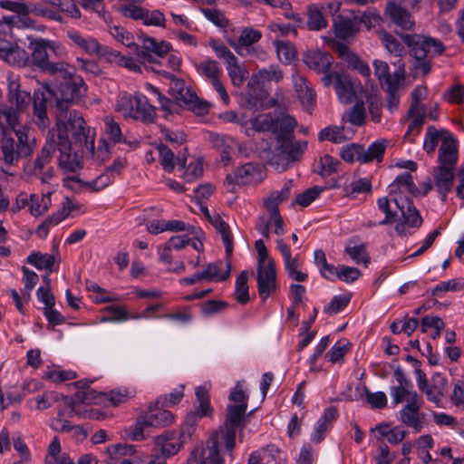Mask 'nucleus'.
Segmentation results:
<instances>
[{"label": "nucleus", "mask_w": 464, "mask_h": 464, "mask_svg": "<svg viewBox=\"0 0 464 464\" xmlns=\"http://www.w3.org/2000/svg\"><path fill=\"white\" fill-rule=\"evenodd\" d=\"M389 188L391 194L408 192L411 195H416L418 193V188L413 181L411 174L409 172L399 175Z\"/></svg>", "instance_id": "obj_41"}, {"label": "nucleus", "mask_w": 464, "mask_h": 464, "mask_svg": "<svg viewBox=\"0 0 464 464\" xmlns=\"http://www.w3.org/2000/svg\"><path fill=\"white\" fill-rule=\"evenodd\" d=\"M362 146L355 143H351L343 147L340 151V157L346 162L353 163L359 161L362 157Z\"/></svg>", "instance_id": "obj_61"}, {"label": "nucleus", "mask_w": 464, "mask_h": 464, "mask_svg": "<svg viewBox=\"0 0 464 464\" xmlns=\"http://www.w3.org/2000/svg\"><path fill=\"white\" fill-rule=\"evenodd\" d=\"M104 124L105 133L107 134L109 140H111L113 143H120L123 140L121 129L111 117H105Z\"/></svg>", "instance_id": "obj_64"}, {"label": "nucleus", "mask_w": 464, "mask_h": 464, "mask_svg": "<svg viewBox=\"0 0 464 464\" xmlns=\"http://www.w3.org/2000/svg\"><path fill=\"white\" fill-rule=\"evenodd\" d=\"M34 122L38 128L44 130L50 126V120L47 116V99L44 92H34Z\"/></svg>", "instance_id": "obj_32"}, {"label": "nucleus", "mask_w": 464, "mask_h": 464, "mask_svg": "<svg viewBox=\"0 0 464 464\" xmlns=\"http://www.w3.org/2000/svg\"><path fill=\"white\" fill-rule=\"evenodd\" d=\"M366 113L362 102H357L352 108L344 112L343 120L353 125L362 126L365 122Z\"/></svg>", "instance_id": "obj_52"}, {"label": "nucleus", "mask_w": 464, "mask_h": 464, "mask_svg": "<svg viewBox=\"0 0 464 464\" xmlns=\"http://www.w3.org/2000/svg\"><path fill=\"white\" fill-rule=\"evenodd\" d=\"M334 89L339 101L343 104H350L356 99L357 92L362 90V85L343 74L342 78H339V82L334 85Z\"/></svg>", "instance_id": "obj_25"}, {"label": "nucleus", "mask_w": 464, "mask_h": 464, "mask_svg": "<svg viewBox=\"0 0 464 464\" xmlns=\"http://www.w3.org/2000/svg\"><path fill=\"white\" fill-rule=\"evenodd\" d=\"M327 24V20L318 5H311L307 7V26L310 30L320 31Z\"/></svg>", "instance_id": "obj_49"}, {"label": "nucleus", "mask_w": 464, "mask_h": 464, "mask_svg": "<svg viewBox=\"0 0 464 464\" xmlns=\"http://www.w3.org/2000/svg\"><path fill=\"white\" fill-rule=\"evenodd\" d=\"M283 79L284 72L277 64L261 68L251 76V82L261 86H266L272 82L279 83Z\"/></svg>", "instance_id": "obj_30"}, {"label": "nucleus", "mask_w": 464, "mask_h": 464, "mask_svg": "<svg viewBox=\"0 0 464 464\" xmlns=\"http://www.w3.org/2000/svg\"><path fill=\"white\" fill-rule=\"evenodd\" d=\"M294 88L303 108L309 111L315 105L316 94L306 78L299 73H294L292 76Z\"/></svg>", "instance_id": "obj_20"}, {"label": "nucleus", "mask_w": 464, "mask_h": 464, "mask_svg": "<svg viewBox=\"0 0 464 464\" xmlns=\"http://www.w3.org/2000/svg\"><path fill=\"white\" fill-rule=\"evenodd\" d=\"M57 164L63 175H74L82 168L80 155L73 151L70 140H58Z\"/></svg>", "instance_id": "obj_9"}, {"label": "nucleus", "mask_w": 464, "mask_h": 464, "mask_svg": "<svg viewBox=\"0 0 464 464\" xmlns=\"http://www.w3.org/2000/svg\"><path fill=\"white\" fill-rule=\"evenodd\" d=\"M66 36L73 48L89 56H94L99 48V41L96 38L85 35L74 28L68 29Z\"/></svg>", "instance_id": "obj_19"}, {"label": "nucleus", "mask_w": 464, "mask_h": 464, "mask_svg": "<svg viewBox=\"0 0 464 464\" xmlns=\"http://www.w3.org/2000/svg\"><path fill=\"white\" fill-rule=\"evenodd\" d=\"M54 7H49L43 4H32L28 6V14H32L33 15L45 18L51 21L63 23V18Z\"/></svg>", "instance_id": "obj_50"}, {"label": "nucleus", "mask_w": 464, "mask_h": 464, "mask_svg": "<svg viewBox=\"0 0 464 464\" xmlns=\"http://www.w3.org/2000/svg\"><path fill=\"white\" fill-rule=\"evenodd\" d=\"M304 63L317 73L327 72L333 63V56L319 50L308 51L304 56Z\"/></svg>", "instance_id": "obj_26"}, {"label": "nucleus", "mask_w": 464, "mask_h": 464, "mask_svg": "<svg viewBox=\"0 0 464 464\" xmlns=\"http://www.w3.org/2000/svg\"><path fill=\"white\" fill-rule=\"evenodd\" d=\"M211 225L220 234L226 249V256L229 259L233 254V237L229 226L221 218L218 214H214L211 218Z\"/></svg>", "instance_id": "obj_35"}, {"label": "nucleus", "mask_w": 464, "mask_h": 464, "mask_svg": "<svg viewBox=\"0 0 464 464\" xmlns=\"http://www.w3.org/2000/svg\"><path fill=\"white\" fill-rule=\"evenodd\" d=\"M351 295L349 294L334 295L331 302L324 306V312L328 315H334L343 311L349 304Z\"/></svg>", "instance_id": "obj_58"}, {"label": "nucleus", "mask_w": 464, "mask_h": 464, "mask_svg": "<svg viewBox=\"0 0 464 464\" xmlns=\"http://www.w3.org/2000/svg\"><path fill=\"white\" fill-rule=\"evenodd\" d=\"M54 262V256L50 254H42L40 252L32 253L27 257V263L35 266L39 270L45 269L51 272Z\"/></svg>", "instance_id": "obj_53"}, {"label": "nucleus", "mask_w": 464, "mask_h": 464, "mask_svg": "<svg viewBox=\"0 0 464 464\" xmlns=\"http://www.w3.org/2000/svg\"><path fill=\"white\" fill-rule=\"evenodd\" d=\"M246 404H227L224 425L235 429H243L246 425Z\"/></svg>", "instance_id": "obj_34"}, {"label": "nucleus", "mask_w": 464, "mask_h": 464, "mask_svg": "<svg viewBox=\"0 0 464 464\" xmlns=\"http://www.w3.org/2000/svg\"><path fill=\"white\" fill-rule=\"evenodd\" d=\"M415 374L418 388L425 394L427 401L436 407H442L449 385L447 377L440 372H435L428 380L425 372L420 369H416Z\"/></svg>", "instance_id": "obj_4"}, {"label": "nucleus", "mask_w": 464, "mask_h": 464, "mask_svg": "<svg viewBox=\"0 0 464 464\" xmlns=\"http://www.w3.org/2000/svg\"><path fill=\"white\" fill-rule=\"evenodd\" d=\"M169 93L194 113L204 115L209 110L208 102L200 100L195 92H193L183 80L172 79L169 86Z\"/></svg>", "instance_id": "obj_6"}, {"label": "nucleus", "mask_w": 464, "mask_h": 464, "mask_svg": "<svg viewBox=\"0 0 464 464\" xmlns=\"http://www.w3.org/2000/svg\"><path fill=\"white\" fill-rule=\"evenodd\" d=\"M127 391L113 390L110 392H97L86 391L75 392V401H82L84 404H98L108 401L111 406H118L128 400Z\"/></svg>", "instance_id": "obj_11"}, {"label": "nucleus", "mask_w": 464, "mask_h": 464, "mask_svg": "<svg viewBox=\"0 0 464 464\" xmlns=\"http://www.w3.org/2000/svg\"><path fill=\"white\" fill-rule=\"evenodd\" d=\"M265 168L257 162H247L237 167L227 180L237 185H252L260 183L265 179Z\"/></svg>", "instance_id": "obj_8"}, {"label": "nucleus", "mask_w": 464, "mask_h": 464, "mask_svg": "<svg viewBox=\"0 0 464 464\" xmlns=\"http://www.w3.org/2000/svg\"><path fill=\"white\" fill-rule=\"evenodd\" d=\"M446 136H452L449 131L437 130L434 126H429L426 130V135L423 142V149L427 153H433L440 141L441 144L446 139Z\"/></svg>", "instance_id": "obj_46"}, {"label": "nucleus", "mask_w": 464, "mask_h": 464, "mask_svg": "<svg viewBox=\"0 0 464 464\" xmlns=\"http://www.w3.org/2000/svg\"><path fill=\"white\" fill-rule=\"evenodd\" d=\"M457 161L458 148L456 140L452 136H446V139L443 140L439 150L440 165L438 167L455 169Z\"/></svg>", "instance_id": "obj_27"}, {"label": "nucleus", "mask_w": 464, "mask_h": 464, "mask_svg": "<svg viewBox=\"0 0 464 464\" xmlns=\"http://www.w3.org/2000/svg\"><path fill=\"white\" fill-rule=\"evenodd\" d=\"M388 140L380 139L369 145L367 149L362 146V157L361 158L362 164H367L373 161L378 163L382 162L385 150L388 147Z\"/></svg>", "instance_id": "obj_33"}, {"label": "nucleus", "mask_w": 464, "mask_h": 464, "mask_svg": "<svg viewBox=\"0 0 464 464\" xmlns=\"http://www.w3.org/2000/svg\"><path fill=\"white\" fill-rule=\"evenodd\" d=\"M358 23V16L353 12L337 14L333 18L334 34L342 40L353 38L359 32Z\"/></svg>", "instance_id": "obj_15"}, {"label": "nucleus", "mask_w": 464, "mask_h": 464, "mask_svg": "<svg viewBox=\"0 0 464 464\" xmlns=\"http://www.w3.org/2000/svg\"><path fill=\"white\" fill-rule=\"evenodd\" d=\"M183 169H185L182 175L183 179L188 182H193L203 175V160L196 159Z\"/></svg>", "instance_id": "obj_60"}, {"label": "nucleus", "mask_w": 464, "mask_h": 464, "mask_svg": "<svg viewBox=\"0 0 464 464\" xmlns=\"http://www.w3.org/2000/svg\"><path fill=\"white\" fill-rule=\"evenodd\" d=\"M157 150L160 155V164L163 167L164 170L171 172L176 166L177 160L181 168L185 167V163L187 160L186 158H176L173 151L168 146L161 143L157 147Z\"/></svg>", "instance_id": "obj_45"}, {"label": "nucleus", "mask_w": 464, "mask_h": 464, "mask_svg": "<svg viewBox=\"0 0 464 464\" xmlns=\"http://www.w3.org/2000/svg\"><path fill=\"white\" fill-rule=\"evenodd\" d=\"M307 150V141L286 140L276 142L267 155L268 164L276 171L283 172L301 160Z\"/></svg>", "instance_id": "obj_3"}, {"label": "nucleus", "mask_w": 464, "mask_h": 464, "mask_svg": "<svg viewBox=\"0 0 464 464\" xmlns=\"http://www.w3.org/2000/svg\"><path fill=\"white\" fill-rule=\"evenodd\" d=\"M396 207L401 210L403 221L411 227H420L422 224V218L408 197H396L393 198Z\"/></svg>", "instance_id": "obj_23"}, {"label": "nucleus", "mask_w": 464, "mask_h": 464, "mask_svg": "<svg viewBox=\"0 0 464 464\" xmlns=\"http://www.w3.org/2000/svg\"><path fill=\"white\" fill-rule=\"evenodd\" d=\"M141 46H136V56L140 63H157L152 54L158 57L165 56L171 49V44L166 41L157 42L148 35L140 36Z\"/></svg>", "instance_id": "obj_7"}, {"label": "nucleus", "mask_w": 464, "mask_h": 464, "mask_svg": "<svg viewBox=\"0 0 464 464\" xmlns=\"http://www.w3.org/2000/svg\"><path fill=\"white\" fill-rule=\"evenodd\" d=\"M154 441L156 449L160 450L165 458L177 454L183 446L181 436L172 431H165L157 436Z\"/></svg>", "instance_id": "obj_22"}, {"label": "nucleus", "mask_w": 464, "mask_h": 464, "mask_svg": "<svg viewBox=\"0 0 464 464\" xmlns=\"http://www.w3.org/2000/svg\"><path fill=\"white\" fill-rule=\"evenodd\" d=\"M236 436L237 429L224 425L211 434L209 441L218 448L223 445L229 456L233 458V450L236 447Z\"/></svg>", "instance_id": "obj_29"}, {"label": "nucleus", "mask_w": 464, "mask_h": 464, "mask_svg": "<svg viewBox=\"0 0 464 464\" xmlns=\"http://www.w3.org/2000/svg\"><path fill=\"white\" fill-rule=\"evenodd\" d=\"M433 178L440 199L445 202L448 193L451 191L454 185V169L436 167L433 171Z\"/></svg>", "instance_id": "obj_28"}, {"label": "nucleus", "mask_w": 464, "mask_h": 464, "mask_svg": "<svg viewBox=\"0 0 464 464\" xmlns=\"http://www.w3.org/2000/svg\"><path fill=\"white\" fill-rule=\"evenodd\" d=\"M276 119V131H273L276 135V142L294 140V130L297 124L295 119L291 115H284Z\"/></svg>", "instance_id": "obj_37"}, {"label": "nucleus", "mask_w": 464, "mask_h": 464, "mask_svg": "<svg viewBox=\"0 0 464 464\" xmlns=\"http://www.w3.org/2000/svg\"><path fill=\"white\" fill-rule=\"evenodd\" d=\"M256 281L258 294L265 301L276 288V274L274 261L258 264Z\"/></svg>", "instance_id": "obj_13"}, {"label": "nucleus", "mask_w": 464, "mask_h": 464, "mask_svg": "<svg viewBox=\"0 0 464 464\" xmlns=\"http://www.w3.org/2000/svg\"><path fill=\"white\" fill-rule=\"evenodd\" d=\"M77 377V374L75 372L71 370H61V369H55V370H48L44 373V378L45 380H48L52 382H63L65 381L73 380Z\"/></svg>", "instance_id": "obj_63"}, {"label": "nucleus", "mask_w": 464, "mask_h": 464, "mask_svg": "<svg viewBox=\"0 0 464 464\" xmlns=\"http://www.w3.org/2000/svg\"><path fill=\"white\" fill-rule=\"evenodd\" d=\"M173 413L168 410H159L156 412L150 411L142 417L140 423L150 427H165L174 422Z\"/></svg>", "instance_id": "obj_42"}, {"label": "nucleus", "mask_w": 464, "mask_h": 464, "mask_svg": "<svg viewBox=\"0 0 464 464\" xmlns=\"http://www.w3.org/2000/svg\"><path fill=\"white\" fill-rule=\"evenodd\" d=\"M345 252L351 256V258L357 264H363L367 266L371 261L369 255L366 252V246L364 244H361L354 246H347Z\"/></svg>", "instance_id": "obj_62"}, {"label": "nucleus", "mask_w": 464, "mask_h": 464, "mask_svg": "<svg viewBox=\"0 0 464 464\" xmlns=\"http://www.w3.org/2000/svg\"><path fill=\"white\" fill-rule=\"evenodd\" d=\"M372 65L374 68V74L382 89L394 85H403V69L399 68L393 73H391L388 63L381 60H374Z\"/></svg>", "instance_id": "obj_17"}, {"label": "nucleus", "mask_w": 464, "mask_h": 464, "mask_svg": "<svg viewBox=\"0 0 464 464\" xmlns=\"http://www.w3.org/2000/svg\"><path fill=\"white\" fill-rule=\"evenodd\" d=\"M293 187V180H288L285 183L281 190L273 191L266 199L265 207L269 211L270 215L279 213L278 204L286 200L290 196V191Z\"/></svg>", "instance_id": "obj_38"}, {"label": "nucleus", "mask_w": 464, "mask_h": 464, "mask_svg": "<svg viewBox=\"0 0 464 464\" xmlns=\"http://www.w3.org/2000/svg\"><path fill=\"white\" fill-rule=\"evenodd\" d=\"M58 140L54 130H48L45 143L36 155L33 163L34 174L42 173L44 169L52 161L54 152L57 151Z\"/></svg>", "instance_id": "obj_18"}, {"label": "nucleus", "mask_w": 464, "mask_h": 464, "mask_svg": "<svg viewBox=\"0 0 464 464\" xmlns=\"http://www.w3.org/2000/svg\"><path fill=\"white\" fill-rule=\"evenodd\" d=\"M261 38L262 33L253 27H242L237 39H236L234 35H230L228 33L225 35V39L227 44L240 56L249 53L250 49L254 47L253 45L259 42Z\"/></svg>", "instance_id": "obj_12"}, {"label": "nucleus", "mask_w": 464, "mask_h": 464, "mask_svg": "<svg viewBox=\"0 0 464 464\" xmlns=\"http://www.w3.org/2000/svg\"><path fill=\"white\" fill-rule=\"evenodd\" d=\"M44 3L57 8L59 13H64L71 18L79 19L82 15L74 0H44Z\"/></svg>", "instance_id": "obj_51"}, {"label": "nucleus", "mask_w": 464, "mask_h": 464, "mask_svg": "<svg viewBox=\"0 0 464 464\" xmlns=\"http://www.w3.org/2000/svg\"><path fill=\"white\" fill-rule=\"evenodd\" d=\"M6 81L7 104L0 108L1 169L5 173L22 158L30 157L36 145L35 139L30 137L27 129H16L20 125L22 113L29 108L34 96L23 89L19 75L9 72Z\"/></svg>", "instance_id": "obj_1"}, {"label": "nucleus", "mask_w": 464, "mask_h": 464, "mask_svg": "<svg viewBox=\"0 0 464 464\" xmlns=\"http://www.w3.org/2000/svg\"><path fill=\"white\" fill-rule=\"evenodd\" d=\"M242 128L248 137L253 136L255 132L273 133L276 131V119L270 113L259 114L242 122Z\"/></svg>", "instance_id": "obj_21"}, {"label": "nucleus", "mask_w": 464, "mask_h": 464, "mask_svg": "<svg viewBox=\"0 0 464 464\" xmlns=\"http://www.w3.org/2000/svg\"><path fill=\"white\" fill-rule=\"evenodd\" d=\"M64 105L66 102L57 101L56 128L51 130L55 131L56 139L59 141L70 140L69 133H71L75 146H84L88 151L93 152L94 134H91V130L80 112L70 111Z\"/></svg>", "instance_id": "obj_2"}, {"label": "nucleus", "mask_w": 464, "mask_h": 464, "mask_svg": "<svg viewBox=\"0 0 464 464\" xmlns=\"http://www.w3.org/2000/svg\"><path fill=\"white\" fill-rule=\"evenodd\" d=\"M200 12L204 14V16L215 24L217 27L220 29H227L230 22L226 17L225 14L217 8H200Z\"/></svg>", "instance_id": "obj_56"}, {"label": "nucleus", "mask_w": 464, "mask_h": 464, "mask_svg": "<svg viewBox=\"0 0 464 464\" xmlns=\"http://www.w3.org/2000/svg\"><path fill=\"white\" fill-rule=\"evenodd\" d=\"M130 118L144 123H151L156 118V108L150 104L146 96L137 93Z\"/></svg>", "instance_id": "obj_31"}, {"label": "nucleus", "mask_w": 464, "mask_h": 464, "mask_svg": "<svg viewBox=\"0 0 464 464\" xmlns=\"http://www.w3.org/2000/svg\"><path fill=\"white\" fill-rule=\"evenodd\" d=\"M378 38L386 51L394 57H402L406 54L403 44L385 30L378 31Z\"/></svg>", "instance_id": "obj_40"}, {"label": "nucleus", "mask_w": 464, "mask_h": 464, "mask_svg": "<svg viewBox=\"0 0 464 464\" xmlns=\"http://www.w3.org/2000/svg\"><path fill=\"white\" fill-rule=\"evenodd\" d=\"M247 280L248 275L246 271L241 272L236 279L235 297L241 304H246L249 301Z\"/></svg>", "instance_id": "obj_55"}, {"label": "nucleus", "mask_w": 464, "mask_h": 464, "mask_svg": "<svg viewBox=\"0 0 464 464\" xmlns=\"http://www.w3.org/2000/svg\"><path fill=\"white\" fill-rule=\"evenodd\" d=\"M42 71L47 72L54 76H59L66 81L72 78L74 69L65 62H50Z\"/></svg>", "instance_id": "obj_54"}, {"label": "nucleus", "mask_w": 464, "mask_h": 464, "mask_svg": "<svg viewBox=\"0 0 464 464\" xmlns=\"http://www.w3.org/2000/svg\"><path fill=\"white\" fill-rule=\"evenodd\" d=\"M386 14L389 19L397 26L403 30H412L415 23L410 12L393 2L388 3L386 6Z\"/></svg>", "instance_id": "obj_24"}, {"label": "nucleus", "mask_w": 464, "mask_h": 464, "mask_svg": "<svg viewBox=\"0 0 464 464\" xmlns=\"http://www.w3.org/2000/svg\"><path fill=\"white\" fill-rule=\"evenodd\" d=\"M227 74L231 82L235 86H241L248 77V71L244 63H240L237 59L226 64Z\"/></svg>", "instance_id": "obj_48"}, {"label": "nucleus", "mask_w": 464, "mask_h": 464, "mask_svg": "<svg viewBox=\"0 0 464 464\" xmlns=\"http://www.w3.org/2000/svg\"><path fill=\"white\" fill-rule=\"evenodd\" d=\"M390 394L394 404L402 403L404 401H412L420 399L418 392L412 390V386H392L390 389Z\"/></svg>", "instance_id": "obj_47"}, {"label": "nucleus", "mask_w": 464, "mask_h": 464, "mask_svg": "<svg viewBox=\"0 0 464 464\" xmlns=\"http://www.w3.org/2000/svg\"><path fill=\"white\" fill-rule=\"evenodd\" d=\"M29 48L32 50V60L35 66L43 70L51 62L48 58V45L45 39H35L30 42Z\"/></svg>", "instance_id": "obj_39"}, {"label": "nucleus", "mask_w": 464, "mask_h": 464, "mask_svg": "<svg viewBox=\"0 0 464 464\" xmlns=\"http://www.w3.org/2000/svg\"><path fill=\"white\" fill-rule=\"evenodd\" d=\"M208 388L206 385H201L196 388V405L195 410L188 413L186 417V423L189 426H194L198 420L203 417L211 416L213 409L210 406V398L208 394Z\"/></svg>", "instance_id": "obj_16"}, {"label": "nucleus", "mask_w": 464, "mask_h": 464, "mask_svg": "<svg viewBox=\"0 0 464 464\" xmlns=\"http://www.w3.org/2000/svg\"><path fill=\"white\" fill-rule=\"evenodd\" d=\"M401 39L409 47L412 56L418 61L441 55L445 50V46L440 40L430 36L416 34H403Z\"/></svg>", "instance_id": "obj_5"}, {"label": "nucleus", "mask_w": 464, "mask_h": 464, "mask_svg": "<svg viewBox=\"0 0 464 464\" xmlns=\"http://www.w3.org/2000/svg\"><path fill=\"white\" fill-rule=\"evenodd\" d=\"M195 68L200 76L204 77L206 80L212 83L213 87L220 95L223 102L225 103H228L229 96L224 84L220 81L222 69L218 66V62L215 60L207 59L196 63Z\"/></svg>", "instance_id": "obj_10"}, {"label": "nucleus", "mask_w": 464, "mask_h": 464, "mask_svg": "<svg viewBox=\"0 0 464 464\" xmlns=\"http://www.w3.org/2000/svg\"><path fill=\"white\" fill-rule=\"evenodd\" d=\"M64 87L70 90V94H64L61 99L57 101H63L66 102L64 107L68 108L70 102L76 98L84 96L87 92V85L81 76H76L74 73L72 78L66 80Z\"/></svg>", "instance_id": "obj_36"}, {"label": "nucleus", "mask_w": 464, "mask_h": 464, "mask_svg": "<svg viewBox=\"0 0 464 464\" xmlns=\"http://www.w3.org/2000/svg\"><path fill=\"white\" fill-rule=\"evenodd\" d=\"M52 205L51 193L31 194L29 198V210L34 217H40L48 211Z\"/></svg>", "instance_id": "obj_44"}, {"label": "nucleus", "mask_w": 464, "mask_h": 464, "mask_svg": "<svg viewBox=\"0 0 464 464\" xmlns=\"http://www.w3.org/2000/svg\"><path fill=\"white\" fill-rule=\"evenodd\" d=\"M275 46L281 63H290L295 59V48L292 44L277 40L275 42Z\"/></svg>", "instance_id": "obj_59"}, {"label": "nucleus", "mask_w": 464, "mask_h": 464, "mask_svg": "<svg viewBox=\"0 0 464 464\" xmlns=\"http://www.w3.org/2000/svg\"><path fill=\"white\" fill-rule=\"evenodd\" d=\"M423 401L420 399L408 401L399 411V420L406 426L411 428L414 432H420L424 426V415L420 411L422 408Z\"/></svg>", "instance_id": "obj_14"}, {"label": "nucleus", "mask_w": 464, "mask_h": 464, "mask_svg": "<svg viewBox=\"0 0 464 464\" xmlns=\"http://www.w3.org/2000/svg\"><path fill=\"white\" fill-rule=\"evenodd\" d=\"M223 263H210L201 272V277L208 281H225L230 276L231 263L229 260L226 263V271L220 272Z\"/></svg>", "instance_id": "obj_43"}, {"label": "nucleus", "mask_w": 464, "mask_h": 464, "mask_svg": "<svg viewBox=\"0 0 464 464\" xmlns=\"http://www.w3.org/2000/svg\"><path fill=\"white\" fill-rule=\"evenodd\" d=\"M340 165L337 159L326 154L320 159L318 174L323 178L329 177L339 170Z\"/></svg>", "instance_id": "obj_57"}]
</instances>
